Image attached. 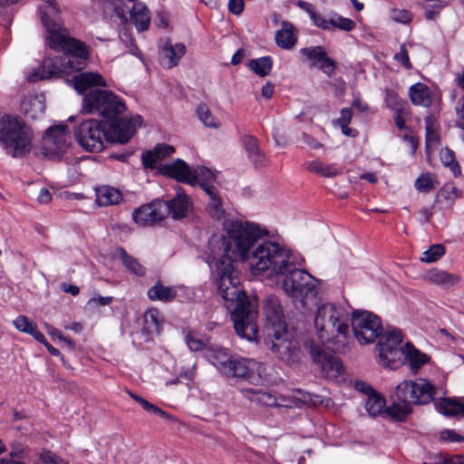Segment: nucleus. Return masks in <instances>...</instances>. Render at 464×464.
Wrapping results in <instances>:
<instances>
[{
  "mask_svg": "<svg viewBox=\"0 0 464 464\" xmlns=\"http://www.w3.org/2000/svg\"><path fill=\"white\" fill-rule=\"evenodd\" d=\"M41 13L42 22L46 30V44L53 50L63 52L68 57L63 63L58 60H44L42 65L35 68L27 77V80L33 82L80 71L89 58L87 46L82 42L69 37L66 29L60 23L51 19V16L59 13L53 0H47L46 5L41 8Z\"/></svg>",
  "mask_w": 464,
  "mask_h": 464,
  "instance_id": "nucleus-1",
  "label": "nucleus"
},
{
  "mask_svg": "<svg viewBox=\"0 0 464 464\" xmlns=\"http://www.w3.org/2000/svg\"><path fill=\"white\" fill-rule=\"evenodd\" d=\"M212 260L217 266V291L227 309L235 305L231 311V320L237 334L249 342L256 341L257 310L240 287L238 274L234 267L235 261L221 257Z\"/></svg>",
  "mask_w": 464,
  "mask_h": 464,
  "instance_id": "nucleus-2",
  "label": "nucleus"
},
{
  "mask_svg": "<svg viewBox=\"0 0 464 464\" xmlns=\"http://www.w3.org/2000/svg\"><path fill=\"white\" fill-rule=\"evenodd\" d=\"M139 118H91L82 121L73 134L80 147L88 152L99 153L108 142L127 143L135 131L134 120Z\"/></svg>",
  "mask_w": 464,
  "mask_h": 464,
  "instance_id": "nucleus-3",
  "label": "nucleus"
},
{
  "mask_svg": "<svg viewBox=\"0 0 464 464\" xmlns=\"http://www.w3.org/2000/svg\"><path fill=\"white\" fill-rule=\"evenodd\" d=\"M224 231V235L213 237L208 242L212 259L245 260L265 236L264 230L256 225L241 220L226 221Z\"/></svg>",
  "mask_w": 464,
  "mask_h": 464,
  "instance_id": "nucleus-4",
  "label": "nucleus"
},
{
  "mask_svg": "<svg viewBox=\"0 0 464 464\" xmlns=\"http://www.w3.org/2000/svg\"><path fill=\"white\" fill-rule=\"evenodd\" d=\"M435 386L427 379L403 381L396 386L392 405L385 409L391 417L401 420L412 411L411 404H429L434 400Z\"/></svg>",
  "mask_w": 464,
  "mask_h": 464,
  "instance_id": "nucleus-5",
  "label": "nucleus"
},
{
  "mask_svg": "<svg viewBox=\"0 0 464 464\" xmlns=\"http://www.w3.org/2000/svg\"><path fill=\"white\" fill-rule=\"evenodd\" d=\"M349 314L332 303L318 305L314 315V327L323 343L345 344L349 335Z\"/></svg>",
  "mask_w": 464,
  "mask_h": 464,
  "instance_id": "nucleus-6",
  "label": "nucleus"
},
{
  "mask_svg": "<svg viewBox=\"0 0 464 464\" xmlns=\"http://www.w3.org/2000/svg\"><path fill=\"white\" fill-rule=\"evenodd\" d=\"M34 136L24 118H0V144L13 158H23L31 152Z\"/></svg>",
  "mask_w": 464,
  "mask_h": 464,
  "instance_id": "nucleus-7",
  "label": "nucleus"
},
{
  "mask_svg": "<svg viewBox=\"0 0 464 464\" xmlns=\"http://www.w3.org/2000/svg\"><path fill=\"white\" fill-rule=\"evenodd\" d=\"M245 260L248 261L253 274L266 272L269 276L276 277L292 260V256L277 243L263 241L256 245Z\"/></svg>",
  "mask_w": 464,
  "mask_h": 464,
  "instance_id": "nucleus-8",
  "label": "nucleus"
},
{
  "mask_svg": "<svg viewBox=\"0 0 464 464\" xmlns=\"http://www.w3.org/2000/svg\"><path fill=\"white\" fill-rule=\"evenodd\" d=\"M282 272L276 278H282V286L285 293L295 302H300L301 306L304 307L306 305L305 299L309 296H314L316 294L314 277L306 271L298 269L292 260L284 267Z\"/></svg>",
  "mask_w": 464,
  "mask_h": 464,
  "instance_id": "nucleus-9",
  "label": "nucleus"
},
{
  "mask_svg": "<svg viewBox=\"0 0 464 464\" xmlns=\"http://www.w3.org/2000/svg\"><path fill=\"white\" fill-rule=\"evenodd\" d=\"M74 118H68L66 121L53 124L44 132L41 144L42 154L53 160H60L72 144L71 128L69 122Z\"/></svg>",
  "mask_w": 464,
  "mask_h": 464,
  "instance_id": "nucleus-10",
  "label": "nucleus"
},
{
  "mask_svg": "<svg viewBox=\"0 0 464 464\" xmlns=\"http://www.w3.org/2000/svg\"><path fill=\"white\" fill-rule=\"evenodd\" d=\"M84 113H101L102 116H117L126 111L125 103L108 90L91 91L82 102Z\"/></svg>",
  "mask_w": 464,
  "mask_h": 464,
  "instance_id": "nucleus-11",
  "label": "nucleus"
},
{
  "mask_svg": "<svg viewBox=\"0 0 464 464\" xmlns=\"http://www.w3.org/2000/svg\"><path fill=\"white\" fill-rule=\"evenodd\" d=\"M351 326L354 337L361 344L373 343L382 333L381 319L368 311L353 312Z\"/></svg>",
  "mask_w": 464,
  "mask_h": 464,
  "instance_id": "nucleus-12",
  "label": "nucleus"
},
{
  "mask_svg": "<svg viewBox=\"0 0 464 464\" xmlns=\"http://www.w3.org/2000/svg\"><path fill=\"white\" fill-rule=\"evenodd\" d=\"M402 334L398 329L387 330L376 346L378 363L383 367L395 368L402 354Z\"/></svg>",
  "mask_w": 464,
  "mask_h": 464,
  "instance_id": "nucleus-13",
  "label": "nucleus"
},
{
  "mask_svg": "<svg viewBox=\"0 0 464 464\" xmlns=\"http://www.w3.org/2000/svg\"><path fill=\"white\" fill-rule=\"evenodd\" d=\"M271 338L270 349L276 353L278 357L288 363L295 362L300 357V349L297 341L289 333L286 327L275 328L268 333Z\"/></svg>",
  "mask_w": 464,
  "mask_h": 464,
  "instance_id": "nucleus-14",
  "label": "nucleus"
},
{
  "mask_svg": "<svg viewBox=\"0 0 464 464\" xmlns=\"http://www.w3.org/2000/svg\"><path fill=\"white\" fill-rule=\"evenodd\" d=\"M256 374L260 379H266L267 366L252 359L233 358L224 375L237 381L253 382Z\"/></svg>",
  "mask_w": 464,
  "mask_h": 464,
  "instance_id": "nucleus-15",
  "label": "nucleus"
},
{
  "mask_svg": "<svg viewBox=\"0 0 464 464\" xmlns=\"http://www.w3.org/2000/svg\"><path fill=\"white\" fill-rule=\"evenodd\" d=\"M310 354L314 362L320 368L322 374L329 380H336L343 372L340 359L325 353L320 347L312 346Z\"/></svg>",
  "mask_w": 464,
  "mask_h": 464,
  "instance_id": "nucleus-16",
  "label": "nucleus"
},
{
  "mask_svg": "<svg viewBox=\"0 0 464 464\" xmlns=\"http://www.w3.org/2000/svg\"><path fill=\"white\" fill-rule=\"evenodd\" d=\"M167 217V206L163 200H155L136 208L132 218L140 227L152 226Z\"/></svg>",
  "mask_w": 464,
  "mask_h": 464,
  "instance_id": "nucleus-17",
  "label": "nucleus"
},
{
  "mask_svg": "<svg viewBox=\"0 0 464 464\" xmlns=\"http://www.w3.org/2000/svg\"><path fill=\"white\" fill-rule=\"evenodd\" d=\"M187 48L184 44H172L169 39L160 49V58L163 66L173 68L178 65L179 60L185 55Z\"/></svg>",
  "mask_w": 464,
  "mask_h": 464,
  "instance_id": "nucleus-18",
  "label": "nucleus"
},
{
  "mask_svg": "<svg viewBox=\"0 0 464 464\" xmlns=\"http://www.w3.org/2000/svg\"><path fill=\"white\" fill-rule=\"evenodd\" d=\"M264 313L268 324V330L286 327L284 321V314L281 303L276 296H269L266 299Z\"/></svg>",
  "mask_w": 464,
  "mask_h": 464,
  "instance_id": "nucleus-19",
  "label": "nucleus"
},
{
  "mask_svg": "<svg viewBox=\"0 0 464 464\" xmlns=\"http://www.w3.org/2000/svg\"><path fill=\"white\" fill-rule=\"evenodd\" d=\"M164 203L167 206V216L170 215L173 219L185 218L192 208L190 198L182 189H179L172 199Z\"/></svg>",
  "mask_w": 464,
  "mask_h": 464,
  "instance_id": "nucleus-20",
  "label": "nucleus"
},
{
  "mask_svg": "<svg viewBox=\"0 0 464 464\" xmlns=\"http://www.w3.org/2000/svg\"><path fill=\"white\" fill-rule=\"evenodd\" d=\"M315 26L326 31H334V29H339L344 32H351L356 26V24L353 20L343 17L338 14H332L329 18H326L322 14L321 16H315Z\"/></svg>",
  "mask_w": 464,
  "mask_h": 464,
  "instance_id": "nucleus-21",
  "label": "nucleus"
},
{
  "mask_svg": "<svg viewBox=\"0 0 464 464\" xmlns=\"http://www.w3.org/2000/svg\"><path fill=\"white\" fill-rule=\"evenodd\" d=\"M424 280L430 284L447 289L459 284L460 277L456 274L433 268L424 275Z\"/></svg>",
  "mask_w": 464,
  "mask_h": 464,
  "instance_id": "nucleus-22",
  "label": "nucleus"
},
{
  "mask_svg": "<svg viewBox=\"0 0 464 464\" xmlns=\"http://www.w3.org/2000/svg\"><path fill=\"white\" fill-rule=\"evenodd\" d=\"M175 152V149L171 145L158 144L153 150L142 153L141 160L145 168L154 169L158 166V162L171 156Z\"/></svg>",
  "mask_w": 464,
  "mask_h": 464,
  "instance_id": "nucleus-23",
  "label": "nucleus"
},
{
  "mask_svg": "<svg viewBox=\"0 0 464 464\" xmlns=\"http://www.w3.org/2000/svg\"><path fill=\"white\" fill-rule=\"evenodd\" d=\"M402 354L405 362L409 365L410 371L416 374L420 369L430 362V357L415 348L411 343H407L402 349Z\"/></svg>",
  "mask_w": 464,
  "mask_h": 464,
  "instance_id": "nucleus-24",
  "label": "nucleus"
},
{
  "mask_svg": "<svg viewBox=\"0 0 464 464\" xmlns=\"http://www.w3.org/2000/svg\"><path fill=\"white\" fill-rule=\"evenodd\" d=\"M241 392L247 400L256 402L258 405L267 407L283 406L284 399L276 398L274 394L270 392L254 389H244L241 391Z\"/></svg>",
  "mask_w": 464,
  "mask_h": 464,
  "instance_id": "nucleus-25",
  "label": "nucleus"
},
{
  "mask_svg": "<svg viewBox=\"0 0 464 464\" xmlns=\"http://www.w3.org/2000/svg\"><path fill=\"white\" fill-rule=\"evenodd\" d=\"M72 82L74 89L82 93L86 89L92 86H106V82L102 76L98 72H81L72 78Z\"/></svg>",
  "mask_w": 464,
  "mask_h": 464,
  "instance_id": "nucleus-26",
  "label": "nucleus"
},
{
  "mask_svg": "<svg viewBox=\"0 0 464 464\" xmlns=\"http://www.w3.org/2000/svg\"><path fill=\"white\" fill-rule=\"evenodd\" d=\"M163 172L178 181L191 184L192 169L181 160H177L171 164L165 165Z\"/></svg>",
  "mask_w": 464,
  "mask_h": 464,
  "instance_id": "nucleus-27",
  "label": "nucleus"
},
{
  "mask_svg": "<svg viewBox=\"0 0 464 464\" xmlns=\"http://www.w3.org/2000/svg\"><path fill=\"white\" fill-rule=\"evenodd\" d=\"M96 202L101 207L118 205L122 200L121 190L108 185H102L95 189Z\"/></svg>",
  "mask_w": 464,
  "mask_h": 464,
  "instance_id": "nucleus-28",
  "label": "nucleus"
},
{
  "mask_svg": "<svg viewBox=\"0 0 464 464\" xmlns=\"http://www.w3.org/2000/svg\"><path fill=\"white\" fill-rule=\"evenodd\" d=\"M297 42V32L295 26L288 23L283 22L282 27L276 34V44L285 50L292 49Z\"/></svg>",
  "mask_w": 464,
  "mask_h": 464,
  "instance_id": "nucleus-29",
  "label": "nucleus"
},
{
  "mask_svg": "<svg viewBox=\"0 0 464 464\" xmlns=\"http://www.w3.org/2000/svg\"><path fill=\"white\" fill-rule=\"evenodd\" d=\"M130 20L140 32L149 29L150 24V13L148 7L141 2H136L130 11Z\"/></svg>",
  "mask_w": 464,
  "mask_h": 464,
  "instance_id": "nucleus-30",
  "label": "nucleus"
},
{
  "mask_svg": "<svg viewBox=\"0 0 464 464\" xmlns=\"http://www.w3.org/2000/svg\"><path fill=\"white\" fill-rule=\"evenodd\" d=\"M309 172L315 173L324 178H335L343 173L341 168L334 163H324L320 160H314L305 163Z\"/></svg>",
  "mask_w": 464,
  "mask_h": 464,
  "instance_id": "nucleus-31",
  "label": "nucleus"
},
{
  "mask_svg": "<svg viewBox=\"0 0 464 464\" xmlns=\"http://www.w3.org/2000/svg\"><path fill=\"white\" fill-rule=\"evenodd\" d=\"M409 96L412 104L416 106L429 107L432 102L430 89L421 82H417L409 88Z\"/></svg>",
  "mask_w": 464,
  "mask_h": 464,
  "instance_id": "nucleus-32",
  "label": "nucleus"
},
{
  "mask_svg": "<svg viewBox=\"0 0 464 464\" xmlns=\"http://www.w3.org/2000/svg\"><path fill=\"white\" fill-rule=\"evenodd\" d=\"M143 331L149 335H159L161 331L163 318L158 309L151 308L143 315Z\"/></svg>",
  "mask_w": 464,
  "mask_h": 464,
  "instance_id": "nucleus-33",
  "label": "nucleus"
},
{
  "mask_svg": "<svg viewBox=\"0 0 464 464\" xmlns=\"http://www.w3.org/2000/svg\"><path fill=\"white\" fill-rule=\"evenodd\" d=\"M147 295L151 301L169 303L176 298L177 292L173 286L164 285L159 281L155 285L149 288Z\"/></svg>",
  "mask_w": 464,
  "mask_h": 464,
  "instance_id": "nucleus-34",
  "label": "nucleus"
},
{
  "mask_svg": "<svg viewBox=\"0 0 464 464\" xmlns=\"http://www.w3.org/2000/svg\"><path fill=\"white\" fill-rule=\"evenodd\" d=\"M45 100L43 95H34L24 98L21 102V112L37 116L44 112Z\"/></svg>",
  "mask_w": 464,
  "mask_h": 464,
  "instance_id": "nucleus-35",
  "label": "nucleus"
},
{
  "mask_svg": "<svg viewBox=\"0 0 464 464\" xmlns=\"http://www.w3.org/2000/svg\"><path fill=\"white\" fill-rule=\"evenodd\" d=\"M242 142L248 154V158L256 164V166H264L266 163V156L260 150L256 139L253 136L246 135L243 138Z\"/></svg>",
  "mask_w": 464,
  "mask_h": 464,
  "instance_id": "nucleus-36",
  "label": "nucleus"
},
{
  "mask_svg": "<svg viewBox=\"0 0 464 464\" xmlns=\"http://www.w3.org/2000/svg\"><path fill=\"white\" fill-rule=\"evenodd\" d=\"M208 361L219 371L223 375L228 368L233 357H231L224 349H210L207 355Z\"/></svg>",
  "mask_w": 464,
  "mask_h": 464,
  "instance_id": "nucleus-37",
  "label": "nucleus"
},
{
  "mask_svg": "<svg viewBox=\"0 0 464 464\" xmlns=\"http://www.w3.org/2000/svg\"><path fill=\"white\" fill-rule=\"evenodd\" d=\"M460 196L461 191L453 183H446L437 193L436 200L445 208H450Z\"/></svg>",
  "mask_w": 464,
  "mask_h": 464,
  "instance_id": "nucleus-38",
  "label": "nucleus"
},
{
  "mask_svg": "<svg viewBox=\"0 0 464 464\" xmlns=\"http://www.w3.org/2000/svg\"><path fill=\"white\" fill-rule=\"evenodd\" d=\"M438 411L445 416H463L464 405L450 399H444L439 403Z\"/></svg>",
  "mask_w": 464,
  "mask_h": 464,
  "instance_id": "nucleus-39",
  "label": "nucleus"
},
{
  "mask_svg": "<svg viewBox=\"0 0 464 464\" xmlns=\"http://www.w3.org/2000/svg\"><path fill=\"white\" fill-rule=\"evenodd\" d=\"M385 409V400L375 392L370 393L365 401V410L371 416L381 414Z\"/></svg>",
  "mask_w": 464,
  "mask_h": 464,
  "instance_id": "nucleus-40",
  "label": "nucleus"
},
{
  "mask_svg": "<svg viewBox=\"0 0 464 464\" xmlns=\"http://www.w3.org/2000/svg\"><path fill=\"white\" fill-rule=\"evenodd\" d=\"M273 65L272 58L264 56L257 59H252L248 63V67L258 76L264 77L269 74Z\"/></svg>",
  "mask_w": 464,
  "mask_h": 464,
  "instance_id": "nucleus-41",
  "label": "nucleus"
},
{
  "mask_svg": "<svg viewBox=\"0 0 464 464\" xmlns=\"http://www.w3.org/2000/svg\"><path fill=\"white\" fill-rule=\"evenodd\" d=\"M440 142L439 126L432 118H428L426 121V150H429L431 147L438 145Z\"/></svg>",
  "mask_w": 464,
  "mask_h": 464,
  "instance_id": "nucleus-42",
  "label": "nucleus"
},
{
  "mask_svg": "<svg viewBox=\"0 0 464 464\" xmlns=\"http://www.w3.org/2000/svg\"><path fill=\"white\" fill-rule=\"evenodd\" d=\"M439 184L434 174L426 172L421 174L414 183L415 188L420 192H427L434 189Z\"/></svg>",
  "mask_w": 464,
  "mask_h": 464,
  "instance_id": "nucleus-43",
  "label": "nucleus"
},
{
  "mask_svg": "<svg viewBox=\"0 0 464 464\" xmlns=\"http://www.w3.org/2000/svg\"><path fill=\"white\" fill-rule=\"evenodd\" d=\"M440 158L441 163L450 169L453 172L454 176H458L460 174V167L455 160V154L453 150L449 148H443L440 151Z\"/></svg>",
  "mask_w": 464,
  "mask_h": 464,
  "instance_id": "nucleus-44",
  "label": "nucleus"
},
{
  "mask_svg": "<svg viewBox=\"0 0 464 464\" xmlns=\"http://www.w3.org/2000/svg\"><path fill=\"white\" fill-rule=\"evenodd\" d=\"M120 251L121 262L130 273L140 276L145 274V268L137 259L128 255L122 248Z\"/></svg>",
  "mask_w": 464,
  "mask_h": 464,
  "instance_id": "nucleus-45",
  "label": "nucleus"
},
{
  "mask_svg": "<svg viewBox=\"0 0 464 464\" xmlns=\"http://www.w3.org/2000/svg\"><path fill=\"white\" fill-rule=\"evenodd\" d=\"M215 179V173L208 168L198 167L192 169L191 185L198 183L201 186V184L208 183Z\"/></svg>",
  "mask_w": 464,
  "mask_h": 464,
  "instance_id": "nucleus-46",
  "label": "nucleus"
},
{
  "mask_svg": "<svg viewBox=\"0 0 464 464\" xmlns=\"http://www.w3.org/2000/svg\"><path fill=\"white\" fill-rule=\"evenodd\" d=\"M445 247L441 244H435L424 251L420 257L423 263H432L438 261L445 254Z\"/></svg>",
  "mask_w": 464,
  "mask_h": 464,
  "instance_id": "nucleus-47",
  "label": "nucleus"
},
{
  "mask_svg": "<svg viewBox=\"0 0 464 464\" xmlns=\"http://www.w3.org/2000/svg\"><path fill=\"white\" fill-rule=\"evenodd\" d=\"M351 119L352 118H337L333 121V125L334 128L340 129L343 135L353 138L358 135V131L349 127Z\"/></svg>",
  "mask_w": 464,
  "mask_h": 464,
  "instance_id": "nucleus-48",
  "label": "nucleus"
},
{
  "mask_svg": "<svg viewBox=\"0 0 464 464\" xmlns=\"http://www.w3.org/2000/svg\"><path fill=\"white\" fill-rule=\"evenodd\" d=\"M386 102L388 106L398 114V116L404 113L406 103L396 93L388 92L386 96Z\"/></svg>",
  "mask_w": 464,
  "mask_h": 464,
  "instance_id": "nucleus-49",
  "label": "nucleus"
},
{
  "mask_svg": "<svg viewBox=\"0 0 464 464\" xmlns=\"http://www.w3.org/2000/svg\"><path fill=\"white\" fill-rule=\"evenodd\" d=\"M369 108L366 103L361 100H354L352 106L349 108H343L341 111L342 116H352L353 114L368 113Z\"/></svg>",
  "mask_w": 464,
  "mask_h": 464,
  "instance_id": "nucleus-50",
  "label": "nucleus"
},
{
  "mask_svg": "<svg viewBox=\"0 0 464 464\" xmlns=\"http://www.w3.org/2000/svg\"><path fill=\"white\" fill-rule=\"evenodd\" d=\"M300 53L302 55L305 56L306 59L319 63L323 58H324L326 53L322 46L303 48L300 50Z\"/></svg>",
  "mask_w": 464,
  "mask_h": 464,
  "instance_id": "nucleus-51",
  "label": "nucleus"
},
{
  "mask_svg": "<svg viewBox=\"0 0 464 464\" xmlns=\"http://www.w3.org/2000/svg\"><path fill=\"white\" fill-rule=\"evenodd\" d=\"M14 326L20 332L30 334L34 328L36 326V324L33 321H31L27 316L25 315H19L17 316L14 322Z\"/></svg>",
  "mask_w": 464,
  "mask_h": 464,
  "instance_id": "nucleus-52",
  "label": "nucleus"
},
{
  "mask_svg": "<svg viewBox=\"0 0 464 464\" xmlns=\"http://www.w3.org/2000/svg\"><path fill=\"white\" fill-rule=\"evenodd\" d=\"M208 210L214 219H221L224 216V209L222 208L220 198H215L213 200L209 201Z\"/></svg>",
  "mask_w": 464,
  "mask_h": 464,
  "instance_id": "nucleus-53",
  "label": "nucleus"
},
{
  "mask_svg": "<svg viewBox=\"0 0 464 464\" xmlns=\"http://www.w3.org/2000/svg\"><path fill=\"white\" fill-rule=\"evenodd\" d=\"M186 343L189 350L192 352H198L203 349L204 342L198 338L195 334L189 333L186 336Z\"/></svg>",
  "mask_w": 464,
  "mask_h": 464,
  "instance_id": "nucleus-54",
  "label": "nucleus"
},
{
  "mask_svg": "<svg viewBox=\"0 0 464 464\" xmlns=\"http://www.w3.org/2000/svg\"><path fill=\"white\" fill-rule=\"evenodd\" d=\"M412 18L411 14L405 9H393L392 11V19L397 23L407 24Z\"/></svg>",
  "mask_w": 464,
  "mask_h": 464,
  "instance_id": "nucleus-55",
  "label": "nucleus"
},
{
  "mask_svg": "<svg viewBox=\"0 0 464 464\" xmlns=\"http://www.w3.org/2000/svg\"><path fill=\"white\" fill-rule=\"evenodd\" d=\"M440 439L444 441L459 442L463 441L464 438L452 430H445L440 433Z\"/></svg>",
  "mask_w": 464,
  "mask_h": 464,
  "instance_id": "nucleus-56",
  "label": "nucleus"
},
{
  "mask_svg": "<svg viewBox=\"0 0 464 464\" xmlns=\"http://www.w3.org/2000/svg\"><path fill=\"white\" fill-rule=\"evenodd\" d=\"M394 59L401 63L406 69L411 68V64L405 45L401 46L400 52L394 55Z\"/></svg>",
  "mask_w": 464,
  "mask_h": 464,
  "instance_id": "nucleus-57",
  "label": "nucleus"
},
{
  "mask_svg": "<svg viewBox=\"0 0 464 464\" xmlns=\"http://www.w3.org/2000/svg\"><path fill=\"white\" fill-rule=\"evenodd\" d=\"M112 298L110 296L103 297V296H95L92 297L88 301V305H90L92 308H96L98 306H105L111 304Z\"/></svg>",
  "mask_w": 464,
  "mask_h": 464,
  "instance_id": "nucleus-58",
  "label": "nucleus"
},
{
  "mask_svg": "<svg viewBox=\"0 0 464 464\" xmlns=\"http://www.w3.org/2000/svg\"><path fill=\"white\" fill-rule=\"evenodd\" d=\"M296 5L299 6L301 9L304 10L305 12H307L311 20L313 21L314 24L315 25V21H316L315 16H321V14L315 13L313 10L311 4L302 1V0H299L296 2Z\"/></svg>",
  "mask_w": 464,
  "mask_h": 464,
  "instance_id": "nucleus-59",
  "label": "nucleus"
},
{
  "mask_svg": "<svg viewBox=\"0 0 464 464\" xmlns=\"http://www.w3.org/2000/svg\"><path fill=\"white\" fill-rule=\"evenodd\" d=\"M320 68L324 70V72L327 74H330L334 70L335 63L331 58L327 56L326 53L324 58L320 61Z\"/></svg>",
  "mask_w": 464,
  "mask_h": 464,
  "instance_id": "nucleus-60",
  "label": "nucleus"
},
{
  "mask_svg": "<svg viewBox=\"0 0 464 464\" xmlns=\"http://www.w3.org/2000/svg\"><path fill=\"white\" fill-rule=\"evenodd\" d=\"M403 140L407 141L411 147V154H414L416 152V150L418 148L419 142L416 137L411 133V131H406L403 136Z\"/></svg>",
  "mask_w": 464,
  "mask_h": 464,
  "instance_id": "nucleus-61",
  "label": "nucleus"
},
{
  "mask_svg": "<svg viewBox=\"0 0 464 464\" xmlns=\"http://www.w3.org/2000/svg\"><path fill=\"white\" fill-rule=\"evenodd\" d=\"M229 11L235 14H240L244 9L243 0H229L228 1Z\"/></svg>",
  "mask_w": 464,
  "mask_h": 464,
  "instance_id": "nucleus-62",
  "label": "nucleus"
},
{
  "mask_svg": "<svg viewBox=\"0 0 464 464\" xmlns=\"http://www.w3.org/2000/svg\"><path fill=\"white\" fill-rule=\"evenodd\" d=\"M41 459L45 462V463H53V464H59L62 459L53 454L51 451H44L42 454H41Z\"/></svg>",
  "mask_w": 464,
  "mask_h": 464,
  "instance_id": "nucleus-63",
  "label": "nucleus"
},
{
  "mask_svg": "<svg viewBox=\"0 0 464 464\" xmlns=\"http://www.w3.org/2000/svg\"><path fill=\"white\" fill-rule=\"evenodd\" d=\"M446 453H435L430 456V464H446Z\"/></svg>",
  "mask_w": 464,
  "mask_h": 464,
  "instance_id": "nucleus-64",
  "label": "nucleus"
}]
</instances>
